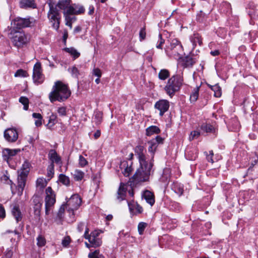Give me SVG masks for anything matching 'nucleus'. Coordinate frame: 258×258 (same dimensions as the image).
<instances>
[{
  "mask_svg": "<svg viewBox=\"0 0 258 258\" xmlns=\"http://www.w3.org/2000/svg\"><path fill=\"white\" fill-rule=\"evenodd\" d=\"M70 5V0H59L56 5L49 3L48 4L49 10L48 13V18L52 23V27L57 30L59 27L60 16L57 9L58 7L61 10L64 11Z\"/></svg>",
  "mask_w": 258,
  "mask_h": 258,
  "instance_id": "f257e3e1",
  "label": "nucleus"
},
{
  "mask_svg": "<svg viewBox=\"0 0 258 258\" xmlns=\"http://www.w3.org/2000/svg\"><path fill=\"white\" fill-rule=\"evenodd\" d=\"M154 163L140 164V167L137 170L132 178L130 179L131 185H134L140 182L148 181L153 173Z\"/></svg>",
  "mask_w": 258,
  "mask_h": 258,
  "instance_id": "f03ea898",
  "label": "nucleus"
},
{
  "mask_svg": "<svg viewBox=\"0 0 258 258\" xmlns=\"http://www.w3.org/2000/svg\"><path fill=\"white\" fill-rule=\"evenodd\" d=\"M71 92L67 85L61 81H56L52 87V91L49 94L51 102L55 101L62 102L67 100L71 95Z\"/></svg>",
  "mask_w": 258,
  "mask_h": 258,
  "instance_id": "7ed1b4c3",
  "label": "nucleus"
},
{
  "mask_svg": "<svg viewBox=\"0 0 258 258\" xmlns=\"http://www.w3.org/2000/svg\"><path fill=\"white\" fill-rule=\"evenodd\" d=\"M183 83V77L179 74L172 76L167 81L164 87L166 93L172 97L181 88Z\"/></svg>",
  "mask_w": 258,
  "mask_h": 258,
  "instance_id": "20e7f679",
  "label": "nucleus"
},
{
  "mask_svg": "<svg viewBox=\"0 0 258 258\" xmlns=\"http://www.w3.org/2000/svg\"><path fill=\"white\" fill-rule=\"evenodd\" d=\"M45 194L46 196L44 200L45 213L46 215H48L52 211L55 203V195L52 188L50 186L46 188Z\"/></svg>",
  "mask_w": 258,
  "mask_h": 258,
  "instance_id": "39448f33",
  "label": "nucleus"
},
{
  "mask_svg": "<svg viewBox=\"0 0 258 258\" xmlns=\"http://www.w3.org/2000/svg\"><path fill=\"white\" fill-rule=\"evenodd\" d=\"M14 30L11 31L13 33ZM29 41L28 36L23 31H15L12 38V41L14 46L18 48L23 47Z\"/></svg>",
  "mask_w": 258,
  "mask_h": 258,
  "instance_id": "423d86ee",
  "label": "nucleus"
},
{
  "mask_svg": "<svg viewBox=\"0 0 258 258\" xmlns=\"http://www.w3.org/2000/svg\"><path fill=\"white\" fill-rule=\"evenodd\" d=\"M135 155L137 156L140 164L154 163L153 155L150 158L146 155V150L142 145H138L135 149Z\"/></svg>",
  "mask_w": 258,
  "mask_h": 258,
  "instance_id": "0eeeda50",
  "label": "nucleus"
},
{
  "mask_svg": "<svg viewBox=\"0 0 258 258\" xmlns=\"http://www.w3.org/2000/svg\"><path fill=\"white\" fill-rule=\"evenodd\" d=\"M33 80L34 83L36 85L42 84L44 81V77L42 73L41 63L36 62L33 67Z\"/></svg>",
  "mask_w": 258,
  "mask_h": 258,
  "instance_id": "6e6552de",
  "label": "nucleus"
},
{
  "mask_svg": "<svg viewBox=\"0 0 258 258\" xmlns=\"http://www.w3.org/2000/svg\"><path fill=\"white\" fill-rule=\"evenodd\" d=\"M171 50L170 54L174 56L181 55L183 51L182 46L180 42L176 39L171 40L170 46H168L166 51L168 52V50Z\"/></svg>",
  "mask_w": 258,
  "mask_h": 258,
  "instance_id": "1a4fd4ad",
  "label": "nucleus"
},
{
  "mask_svg": "<svg viewBox=\"0 0 258 258\" xmlns=\"http://www.w3.org/2000/svg\"><path fill=\"white\" fill-rule=\"evenodd\" d=\"M81 204V199L78 195H73L66 203V205L68 208L69 211L73 212L77 210L80 207Z\"/></svg>",
  "mask_w": 258,
  "mask_h": 258,
  "instance_id": "9d476101",
  "label": "nucleus"
},
{
  "mask_svg": "<svg viewBox=\"0 0 258 258\" xmlns=\"http://www.w3.org/2000/svg\"><path fill=\"white\" fill-rule=\"evenodd\" d=\"M32 23V22L29 18L17 17L13 21L12 24L13 25L14 29H21L25 27H30Z\"/></svg>",
  "mask_w": 258,
  "mask_h": 258,
  "instance_id": "9b49d317",
  "label": "nucleus"
},
{
  "mask_svg": "<svg viewBox=\"0 0 258 258\" xmlns=\"http://www.w3.org/2000/svg\"><path fill=\"white\" fill-rule=\"evenodd\" d=\"M18 175L17 178V194L19 196H21L24 187L26 185V182L27 178L28 175L23 174L19 171H18Z\"/></svg>",
  "mask_w": 258,
  "mask_h": 258,
  "instance_id": "f8f14e48",
  "label": "nucleus"
},
{
  "mask_svg": "<svg viewBox=\"0 0 258 258\" xmlns=\"http://www.w3.org/2000/svg\"><path fill=\"white\" fill-rule=\"evenodd\" d=\"M4 137L9 142H15L18 139V133L14 128H8L4 132Z\"/></svg>",
  "mask_w": 258,
  "mask_h": 258,
  "instance_id": "ddd939ff",
  "label": "nucleus"
},
{
  "mask_svg": "<svg viewBox=\"0 0 258 258\" xmlns=\"http://www.w3.org/2000/svg\"><path fill=\"white\" fill-rule=\"evenodd\" d=\"M155 107L160 111V115L163 116L169 109V102L166 100H160L155 103Z\"/></svg>",
  "mask_w": 258,
  "mask_h": 258,
  "instance_id": "4468645a",
  "label": "nucleus"
},
{
  "mask_svg": "<svg viewBox=\"0 0 258 258\" xmlns=\"http://www.w3.org/2000/svg\"><path fill=\"white\" fill-rule=\"evenodd\" d=\"M132 162H130L129 163L127 161H121L119 168L121 170L122 173L126 177L129 176L130 173L133 171L132 167Z\"/></svg>",
  "mask_w": 258,
  "mask_h": 258,
  "instance_id": "2eb2a0df",
  "label": "nucleus"
},
{
  "mask_svg": "<svg viewBox=\"0 0 258 258\" xmlns=\"http://www.w3.org/2000/svg\"><path fill=\"white\" fill-rule=\"evenodd\" d=\"M20 151L19 149H5L2 152L3 159L8 162L10 159H11Z\"/></svg>",
  "mask_w": 258,
  "mask_h": 258,
  "instance_id": "dca6fc26",
  "label": "nucleus"
},
{
  "mask_svg": "<svg viewBox=\"0 0 258 258\" xmlns=\"http://www.w3.org/2000/svg\"><path fill=\"white\" fill-rule=\"evenodd\" d=\"M49 159L51 161V164L54 165V163L56 164H61V157L57 154L55 150L51 149L48 155Z\"/></svg>",
  "mask_w": 258,
  "mask_h": 258,
  "instance_id": "f3484780",
  "label": "nucleus"
},
{
  "mask_svg": "<svg viewBox=\"0 0 258 258\" xmlns=\"http://www.w3.org/2000/svg\"><path fill=\"white\" fill-rule=\"evenodd\" d=\"M126 184L121 182L117 191V199L119 201H122L125 199V194L126 191Z\"/></svg>",
  "mask_w": 258,
  "mask_h": 258,
  "instance_id": "a211bd4d",
  "label": "nucleus"
},
{
  "mask_svg": "<svg viewBox=\"0 0 258 258\" xmlns=\"http://www.w3.org/2000/svg\"><path fill=\"white\" fill-rule=\"evenodd\" d=\"M143 196L146 200V202L149 204L151 206H153L155 203L154 195L153 192L149 190H146Z\"/></svg>",
  "mask_w": 258,
  "mask_h": 258,
  "instance_id": "6ab92c4d",
  "label": "nucleus"
},
{
  "mask_svg": "<svg viewBox=\"0 0 258 258\" xmlns=\"http://www.w3.org/2000/svg\"><path fill=\"white\" fill-rule=\"evenodd\" d=\"M196 62L195 58L190 56H186L183 60V66L185 68H191Z\"/></svg>",
  "mask_w": 258,
  "mask_h": 258,
  "instance_id": "aec40b11",
  "label": "nucleus"
},
{
  "mask_svg": "<svg viewBox=\"0 0 258 258\" xmlns=\"http://www.w3.org/2000/svg\"><path fill=\"white\" fill-rule=\"evenodd\" d=\"M21 8H36V5L34 3V0H22L20 2Z\"/></svg>",
  "mask_w": 258,
  "mask_h": 258,
  "instance_id": "412c9836",
  "label": "nucleus"
},
{
  "mask_svg": "<svg viewBox=\"0 0 258 258\" xmlns=\"http://www.w3.org/2000/svg\"><path fill=\"white\" fill-rule=\"evenodd\" d=\"M12 213L17 222L22 220V214L18 206L13 207L12 210Z\"/></svg>",
  "mask_w": 258,
  "mask_h": 258,
  "instance_id": "4be33fe9",
  "label": "nucleus"
},
{
  "mask_svg": "<svg viewBox=\"0 0 258 258\" xmlns=\"http://www.w3.org/2000/svg\"><path fill=\"white\" fill-rule=\"evenodd\" d=\"M201 128L204 132L207 133H215L216 128L211 124L208 123H203Z\"/></svg>",
  "mask_w": 258,
  "mask_h": 258,
  "instance_id": "5701e85b",
  "label": "nucleus"
},
{
  "mask_svg": "<svg viewBox=\"0 0 258 258\" xmlns=\"http://www.w3.org/2000/svg\"><path fill=\"white\" fill-rule=\"evenodd\" d=\"M42 205V204H41L39 205L33 206L32 207L35 218L38 220H39L40 219Z\"/></svg>",
  "mask_w": 258,
  "mask_h": 258,
  "instance_id": "b1692460",
  "label": "nucleus"
},
{
  "mask_svg": "<svg viewBox=\"0 0 258 258\" xmlns=\"http://www.w3.org/2000/svg\"><path fill=\"white\" fill-rule=\"evenodd\" d=\"M146 134L147 136H151L154 134H159L160 132V130L157 126L152 125L148 127L146 129Z\"/></svg>",
  "mask_w": 258,
  "mask_h": 258,
  "instance_id": "393cba45",
  "label": "nucleus"
},
{
  "mask_svg": "<svg viewBox=\"0 0 258 258\" xmlns=\"http://www.w3.org/2000/svg\"><path fill=\"white\" fill-rule=\"evenodd\" d=\"M30 164L28 161H25L23 164L20 170L18 171L22 173L28 175L30 170Z\"/></svg>",
  "mask_w": 258,
  "mask_h": 258,
  "instance_id": "a878e982",
  "label": "nucleus"
},
{
  "mask_svg": "<svg viewBox=\"0 0 258 258\" xmlns=\"http://www.w3.org/2000/svg\"><path fill=\"white\" fill-rule=\"evenodd\" d=\"M155 142H156V141L151 140L148 142L149 145L148 151L151 153V155H153V158L154 157V154L158 146V145L156 144Z\"/></svg>",
  "mask_w": 258,
  "mask_h": 258,
  "instance_id": "bb28decb",
  "label": "nucleus"
},
{
  "mask_svg": "<svg viewBox=\"0 0 258 258\" xmlns=\"http://www.w3.org/2000/svg\"><path fill=\"white\" fill-rule=\"evenodd\" d=\"M102 120V113L100 111H97L94 112L93 120L95 122V124H99Z\"/></svg>",
  "mask_w": 258,
  "mask_h": 258,
  "instance_id": "cd10ccee",
  "label": "nucleus"
},
{
  "mask_svg": "<svg viewBox=\"0 0 258 258\" xmlns=\"http://www.w3.org/2000/svg\"><path fill=\"white\" fill-rule=\"evenodd\" d=\"M200 87L199 86L194 88L191 93L190 96V100L191 102H195L197 100L199 97Z\"/></svg>",
  "mask_w": 258,
  "mask_h": 258,
  "instance_id": "c85d7f7f",
  "label": "nucleus"
},
{
  "mask_svg": "<svg viewBox=\"0 0 258 258\" xmlns=\"http://www.w3.org/2000/svg\"><path fill=\"white\" fill-rule=\"evenodd\" d=\"M170 76V73L167 69H162L158 74V78L161 80H165Z\"/></svg>",
  "mask_w": 258,
  "mask_h": 258,
  "instance_id": "c756f323",
  "label": "nucleus"
},
{
  "mask_svg": "<svg viewBox=\"0 0 258 258\" xmlns=\"http://www.w3.org/2000/svg\"><path fill=\"white\" fill-rule=\"evenodd\" d=\"M36 186L42 190L47 185V181L44 178H38L36 182Z\"/></svg>",
  "mask_w": 258,
  "mask_h": 258,
  "instance_id": "7c9ffc66",
  "label": "nucleus"
},
{
  "mask_svg": "<svg viewBox=\"0 0 258 258\" xmlns=\"http://www.w3.org/2000/svg\"><path fill=\"white\" fill-rule=\"evenodd\" d=\"M209 87L214 92V96L215 97H220L221 96V89L218 84L214 86L209 85Z\"/></svg>",
  "mask_w": 258,
  "mask_h": 258,
  "instance_id": "2f4dec72",
  "label": "nucleus"
},
{
  "mask_svg": "<svg viewBox=\"0 0 258 258\" xmlns=\"http://www.w3.org/2000/svg\"><path fill=\"white\" fill-rule=\"evenodd\" d=\"M68 71L71 74L73 77L78 78L80 75L78 69L76 66H73L68 69Z\"/></svg>",
  "mask_w": 258,
  "mask_h": 258,
  "instance_id": "473e14b6",
  "label": "nucleus"
},
{
  "mask_svg": "<svg viewBox=\"0 0 258 258\" xmlns=\"http://www.w3.org/2000/svg\"><path fill=\"white\" fill-rule=\"evenodd\" d=\"M64 50L67 52L70 53L74 57V59L79 57L80 55V53L74 48H66Z\"/></svg>",
  "mask_w": 258,
  "mask_h": 258,
  "instance_id": "72a5a7b5",
  "label": "nucleus"
},
{
  "mask_svg": "<svg viewBox=\"0 0 258 258\" xmlns=\"http://www.w3.org/2000/svg\"><path fill=\"white\" fill-rule=\"evenodd\" d=\"M59 180L63 184L68 186L70 185V180L69 177L66 175L61 174L59 176Z\"/></svg>",
  "mask_w": 258,
  "mask_h": 258,
  "instance_id": "f704fd0d",
  "label": "nucleus"
},
{
  "mask_svg": "<svg viewBox=\"0 0 258 258\" xmlns=\"http://www.w3.org/2000/svg\"><path fill=\"white\" fill-rule=\"evenodd\" d=\"M32 202V207L33 206L39 205L41 204H42V201L41 200V197L38 196V195L35 194L31 199Z\"/></svg>",
  "mask_w": 258,
  "mask_h": 258,
  "instance_id": "c9c22d12",
  "label": "nucleus"
},
{
  "mask_svg": "<svg viewBox=\"0 0 258 258\" xmlns=\"http://www.w3.org/2000/svg\"><path fill=\"white\" fill-rule=\"evenodd\" d=\"M32 116L36 118L37 120L35 121V124L37 126H40L42 124V117L40 113H33L32 114Z\"/></svg>",
  "mask_w": 258,
  "mask_h": 258,
  "instance_id": "e433bc0d",
  "label": "nucleus"
},
{
  "mask_svg": "<svg viewBox=\"0 0 258 258\" xmlns=\"http://www.w3.org/2000/svg\"><path fill=\"white\" fill-rule=\"evenodd\" d=\"M170 179V175L167 170H164L162 175L160 178L161 182L163 183H167L169 182Z\"/></svg>",
  "mask_w": 258,
  "mask_h": 258,
  "instance_id": "4c0bfd02",
  "label": "nucleus"
},
{
  "mask_svg": "<svg viewBox=\"0 0 258 258\" xmlns=\"http://www.w3.org/2000/svg\"><path fill=\"white\" fill-rule=\"evenodd\" d=\"M89 258H104V256L100 253L99 250H96L93 252H90L88 254Z\"/></svg>",
  "mask_w": 258,
  "mask_h": 258,
  "instance_id": "58836bf2",
  "label": "nucleus"
},
{
  "mask_svg": "<svg viewBox=\"0 0 258 258\" xmlns=\"http://www.w3.org/2000/svg\"><path fill=\"white\" fill-rule=\"evenodd\" d=\"M19 102L24 105V109L25 110H28L29 107V100L26 97H21L19 98Z\"/></svg>",
  "mask_w": 258,
  "mask_h": 258,
  "instance_id": "ea45409f",
  "label": "nucleus"
},
{
  "mask_svg": "<svg viewBox=\"0 0 258 258\" xmlns=\"http://www.w3.org/2000/svg\"><path fill=\"white\" fill-rule=\"evenodd\" d=\"M84 173L80 170H76L74 172V178L77 180L79 181L83 179L84 177Z\"/></svg>",
  "mask_w": 258,
  "mask_h": 258,
  "instance_id": "a19ab883",
  "label": "nucleus"
},
{
  "mask_svg": "<svg viewBox=\"0 0 258 258\" xmlns=\"http://www.w3.org/2000/svg\"><path fill=\"white\" fill-rule=\"evenodd\" d=\"M76 15V10L73 7L71 6L70 5L66 9L65 11H63V15Z\"/></svg>",
  "mask_w": 258,
  "mask_h": 258,
  "instance_id": "79ce46f5",
  "label": "nucleus"
},
{
  "mask_svg": "<svg viewBox=\"0 0 258 258\" xmlns=\"http://www.w3.org/2000/svg\"><path fill=\"white\" fill-rule=\"evenodd\" d=\"M37 245L39 247H42L45 245L46 240L45 238L41 235H39L37 238Z\"/></svg>",
  "mask_w": 258,
  "mask_h": 258,
  "instance_id": "37998d69",
  "label": "nucleus"
},
{
  "mask_svg": "<svg viewBox=\"0 0 258 258\" xmlns=\"http://www.w3.org/2000/svg\"><path fill=\"white\" fill-rule=\"evenodd\" d=\"M56 119V115L54 114H52L49 117V119L47 125H49L50 127H51L53 125H54L57 122Z\"/></svg>",
  "mask_w": 258,
  "mask_h": 258,
  "instance_id": "c03bdc74",
  "label": "nucleus"
},
{
  "mask_svg": "<svg viewBox=\"0 0 258 258\" xmlns=\"http://www.w3.org/2000/svg\"><path fill=\"white\" fill-rule=\"evenodd\" d=\"M54 165L50 164L47 168V176L49 178L48 179L50 180L54 174Z\"/></svg>",
  "mask_w": 258,
  "mask_h": 258,
  "instance_id": "a18cd8bd",
  "label": "nucleus"
},
{
  "mask_svg": "<svg viewBox=\"0 0 258 258\" xmlns=\"http://www.w3.org/2000/svg\"><path fill=\"white\" fill-rule=\"evenodd\" d=\"M147 226V224L145 222H140L139 223L138 226V232L140 235H142L143 234L144 231L146 227Z\"/></svg>",
  "mask_w": 258,
  "mask_h": 258,
  "instance_id": "49530a36",
  "label": "nucleus"
},
{
  "mask_svg": "<svg viewBox=\"0 0 258 258\" xmlns=\"http://www.w3.org/2000/svg\"><path fill=\"white\" fill-rule=\"evenodd\" d=\"M200 135V133L197 131H194L190 133V136L189 137V139L190 141L193 140L195 139L198 138Z\"/></svg>",
  "mask_w": 258,
  "mask_h": 258,
  "instance_id": "de8ad7c7",
  "label": "nucleus"
},
{
  "mask_svg": "<svg viewBox=\"0 0 258 258\" xmlns=\"http://www.w3.org/2000/svg\"><path fill=\"white\" fill-rule=\"evenodd\" d=\"M27 72L22 69H19L17 71V72L15 74V77H26L27 76Z\"/></svg>",
  "mask_w": 258,
  "mask_h": 258,
  "instance_id": "09e8293b",
  "label": "nucleus"
},
{
  "mask_svg": "<svg viewBox=\"0 0 258 258\" xmlns=\"http://www.w3.org/2000/svg\"><path fill=\"white\" fill-rule=\"evenodd\" d=\"M67 208V205L63 204L60 207L59 211L57 213V216L59 219H61L62 217V215L64 212L65 208Z\"/></svg>",
  "mask_w": 258,
  "mask_h": 258,
  "instance_id": "8fccbe9b",
  "label": "nucleus"
},
{
  "mask_svg": "<svg viewBox=\"0 0 258 258\" xmlns=\"http://www.w3.org/2000/svg\"><path fill=\"white\" fill-rule=\"evenodd\" d=\"M192 151H193V152H195V153L190 154V153L187 152V156H188V159L190 160H195V159L198 157V153H197V150L196 149H193Z\"/></svg>",
  "mask_w": 258,
  "mask_h": 258,
  "instance_id": "3c124183",
  "label": "nucleus"
},
{
  "mask_svg": "<svg viewBox=\"0 0 258 258\" xmlns=\"http://www.w3.org/2000/svg\"><path fill=\"white\" fill-rule=\"evenodd\" d=\"M91 243V247H97L100 246L102 244V241L100 238H98L97 239H95V240L93 242Z\"/></svg>",
  "mask_w": 258,
  "mask_h": 258,
  "instance_id": "603ef678",
  "label": "nucleus"
},
{
  "mask_svg": "<svg viewBox=\"0 0 258 258\" xmlns=\"http://www.w3.org/2000/svg\"><path fill=\"white\" fill-rule=\"evenodd\" d=\"M71 239L69 236L65 237L62 240V245L64 247H67L70 243Z\"/></svg>",
  "mask_w": 258,
  "mask_h": 258,
  "instance_id": "864d4df0",
  "label": "nucleus"
},
{
  "mask_svg": "<svg viewBox=\"0 0 258 258\" xmlns=\"http://www.w3.org/2000/svg\"><path fill=\"white\" fill-rule=\"evenodd\" d=\"M57 112L60 116H66V107H59L57 109Z\"/></svg>",
  "mask_w": 258,
  "mask_h": 258,
  "instance_id": "5fc2aeb1",
  "label": "nucleus"
},
{
  "mask_svg": "<svg viewBox=\"0 0 258 258\" xmlns=\"http://www.w3.org/2000/svg\"><path fill=\"white\" fill-rule=\"evenodd\" d=\"M193 43L194 44L198 43L200 45H201L202 44V40L201 37H200L198 35H195V36L193 38Z\"/></svg>",
  "mask_w": 258,
  "mask_h": 258,
  "instance_id": "6e6d98bb",
  "label": "nucleus"
},
{
  "mask_svg": "<svg viewBox=\"0 0 258 258\" xmlns=\"http://www.w3.org/2000/svg\"><path fill=\"white\" fill-rule=\"evenodd\" d=\"M87 163L88 162L86 159L82 155H80L79 157V164L80 166L82 167H84L87 165Z\"/></svg>",
  "mask_w": 258,
  "mask_h": 258,
  "instance_id": "4d7b16f0",
  "label": "nucleus"
},
{
  "mask_svg": "<svg viewBox=\"0 0 258 258\" xmlns=\"http://www.w3.org/2000/svg\"><path fill=\"white\" fill-rule=\"evenodd\" d=\"M93 74L98 78H100L102 75V72L99 68H95L93 70Z\"/></svg>",
  "mask_w": 258,
  "mask_h": 258,
  "instance_id": "13d9d810",
  "label": "nucleus"
},
{
  "mask_svg": "<svg viewBox=\"0 0 258 258\" xmlns=\"http://www.w3.org/2000/svg\"><path fill=\"white\" fill-rule=\"evenodd\" d=\"M139 35L141 40H143L145 39L146 33L145 28H143L141 29Z\"/></svg>",
  "mask_w": 258,
  "mask_h": 258,
  "instance_id": "bf43d9fd",
  "label": "nucleus"
},
{
  "mask_svg": "<svg viewBox=\"0 0 258 258\" xmlns=\"http://www.w3.org/2000/svg\"><path fill=\"white\" fill-rule=\"evenodd\" d=\"M2 181H4L5 183L9 184V182L12 183V181L10 180L9 177L7 175H3L1 177Z\"/></svg>",
  "mask_w": 258,
  "mask_h": 258,
  "instance_id": "052dcab7",
  "label": "nucleus"
},
{
  "mask_svg": "<svg viewBox=\"0 0 258 258\" xmlns=\"http://www.w3.org/2000/svg\"><path fill=\"white\" fill-rule=\"evenodd\" d=\"M6 216L5 210L4 206L0 204V218H4Z\"/></svg>",
  "mask_w": 258,
  "mask_h": 258,
  "instance_id": "680f3d73",
  "label": "nucleus"
},
{
  "mask_svg": "<svg viewBox=\"0 0 258 258\" xmlns=\"http://www.w3.org/2000/svg\"><path fill=\"white\" fill-rule=\"evenodd\" d=\"M64 16L65 17L66 21L72 22L73 20H75V17L72 16V15L68 14V15H64Z\"/></svg>",
  "mask_w": 258,
  "mask_h": 258,
  "instance_id": "e2e57ef3",
  "label": "nucleus"
},
{
  "mask_svg": "<svg viewBox=\"0 0 258 258\" xmlns=\"http://www.w3.org/2000/svg\"><path fill=\"white\" fill-rule=\"evenodd\" d=\"M152 141H156L155 143L158 145L159 144L162 143L163 142V138L160 136H157L155 139H152Z\"/></svg>",
  "mask_w": 258,
  "mask_h": 258,
  "instance_id": "0e129e2a",
  "label": "nucleus"
},
{
  "mask_svg": "<svg viewBox=\"0 0 258 258\" xmlns=\"http://www.w3.org/2000/svg\"><path fill=\"white\" fill-rule=\"evenodd\" d=\"M85 226V224L84 223H83V222L80 223L78 224V227H77V229H78V230L79 231V232H81L83 230V229Z\"/></svg>",
  "mask_w": 258,
  "mask_h": 258,
  "instance_id": "69168bd1",
  "label": "nucleus"
},
{
  "mask_svg": "<svg viewBox=\"0 0 258 258\" xmlns=\"http://www.w3.org/2000/svg\"><path fill=\"white\" fill-rule=\"evenodd\" d=\"M159 37L160 38L159 43L156 46L157 48H161L162 45L164 43V40L162 38L161 35H159Z\"/></svg>",
  "mask_w": 258,
  "mask_h": 258,
  "instance_id": "338daca9",
  "label": "nucleus"
},
{
  "mask_svg": "<svg viewBox=\"0 0 258 258\" xmlns=\"http://www.w3.org/2000/svg\"><path fill=\"white\" fill-rule=\"evenodd\" d=\"M99 234V232L97 230H95V231H92L90 233V236H92L94 238H98Z\"/></svg>",
  "mask_w": 258,
  "mask_h": 258,
  "instance_id": "774afa93",
  "label": "nucleus"
}]
</instances>
